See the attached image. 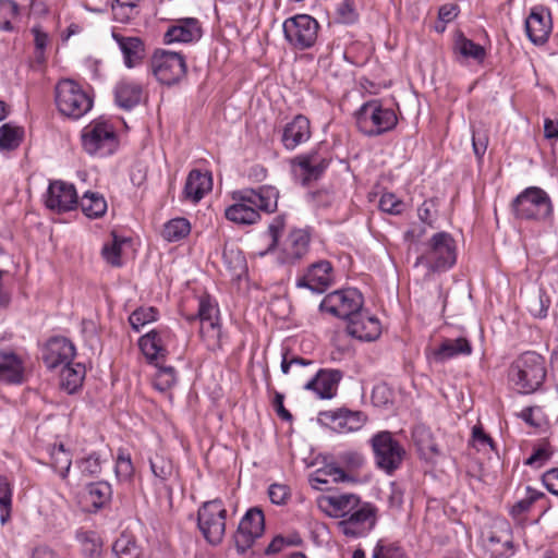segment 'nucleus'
<instances>
[{"label": "nucleus", "mask_w": 558, "mask_h": 558, "mask_svg": "<svg viewBox=\"0 0 558 558\" xmlns=\"http://www.w3.org/2000/svg\"><path fill=\"white\" fill-rule=\"evenodd\" d=\"M47 209H107L108 204L98 192L86 191L78 198L75 186L56 180L50 182L46 199Z\"/></svg>", "instance_id": "nucleus-1"}, {"label": "nucleus", "mask_w": 558, "mask_h": 558, "mask_svg": "<svg viewBox=\"0 0 558 558\" xmlns=\"http://www.w3.org/2000/svg\"><path fill=\"white\" fill-rule=\"evenodd\" d=\"M457 260V246L452 235L440 231L425 244L423 253L416 258L415 266L426 268V274L445 271Z\"/></svg>", "instance_id": "nucleus-2"}, {"label": "nucleus", "mask_w": 558, "mask_h": 558, "mask_svg": "<svg viewBox=\"0 0 558 558\" xmlns=\"http://www.w3.org/2000/svg\"><path fill=\"white\" fill-rule=\"evenodd\" d=\"M509 378L520 392H534L546 378L544 357L535 352H524L512 363Z\"/></svg>", "instance_id": "nucleus-3"}, {"label": "nucleus", "mask_w": 558, "mask_h": 558, "mask_svg": "<svg viewBox=\"0 0 558 558\" xmlns=\"http://www.w3.org/2000/svg\"><path fill=\"white\" fill-rule=\"evenodd\" d=\"M354 117L359 131L367 136L384 134L392 130L398 122L395 111L383 107L378 100L363 104Z\"/></svg>", "instance_id": "nucleus-4"}, {"label": "nucleus", "mask_w": 558, "mask_h": 558, "mask_svg": "<svg viewBox=\"0 0 558 558\" xmlns=\"http://www.w3.org/2000/svg\"><path fill=\"white\" fill-rule=\"evenodd\" d=\"M56 105L61 114L80 119L93 107L90 96L73 80H61L56 86Z\"/></svg>", "instance_id": "nucleus-5"}, {"label": "nucleus", "mask_w": 558, "mask_h": 558, "mask_svg": "<svg viewBox=\"0 0 558 558\" xmlns=\"http://www.w3.org/2000/svg\"><path fill=\"white\" fill-rule=\"evenodd\" d=\"M82 146L89 155H111L119 145L116 130L105 120H94L82 130Z\"/></svg>", "instance_id": "nucleus-6"}, {"label": "nucleus", "mask_w": 558, "mask_h": 558, "mask_svg": "<svg viewBox=\"0 0 558 558\" xmlns=\"http://www.w3.org/2000/svg\"><path fill=\"white\" fill-rule=\"evenodd\" d=\"M226 520L227 509L220 499L206 501L198 509V529L205 539L211 545L221 543L226 532Z\"/></svg>", "instance_id": "nucleus-7"}, {"label": "nucleus", "mask_w": 558, "mask_h": 558, "mask_svg": "<svg viewBox=\"0 0 558 558\" xmlns=\"http://www.w3.org/2000/svg\"><path fill=\"white\" fill-rule=\"evenodd\" d=\"M376 465L386 473L391 474L399 469L405 451L388 430L375 434L371 439Z\"/></svg>", "instance_id": "nucleus-8"}, {"label": "nucleus", "mask_w": 558, "mask_h": 558, "mask_svg": "<svg viewBox=\"0 0 558 558\" xmlns=\"http://www.w3.org/2000/svg\"><path fill=\"white\" fill-rule=\"evenodd\" d=\"M363 303V295L357 290L344 289L326 295L320 310L348 322L362 310Z\"/></svg>", "instance_id": "nucleus-9"}, {"label": "nucleus", "mask_w": 558, "mask_h": 558, "mask_svg": "<svg viewBox=\"0 0 558 558\" xmlns=\"http://www.w3.org/2000/svg\"><path fill=\"white\" fill-rule=\"evenodd\" d=\"M318 22L307 14H299L287 19L283 23V33L286 39L296 49H307L312 47L318 34Z\"/></svg>", "instance_id": "nucleus-10"}, {"label": "nucleus", "mask_w": 558, "mask_h": 558, "mask_svg": "<svg viewBox=\"0 0 558 558\" xmlns=\"http://www.w3.org/2000/svg\"><path fill=\"white\" fill-rule=\"evenodd\" d=\"M279 192L276 187L264 185L256 190L243 189L232 192L234 204L227 209H276Z\"/></svg>", "instance_id": "nucleus-11"}, {"label": "nucleus", "mask_w": 558, "mask_h": 558, "mask_svg": "<svg viewBox=\"0 0 558 558\" xmlns=\"http://www.w3.org/2000/svg\"><path fill=\"white\" fill-rule=\"evenodd\" d=\"M151 69L161 84L172 85L185 75L186 63L179 52L158 50L151 58Z\"/></svg>", "instance_id": "nucleus-12"}, {"label": "nucleus", "mask_w": 558, "mask_h": 558, "mask_svg": "<svg viewBox=\"0 0 558 558\" xmlns=\"http://www.w3.org/2000/svg\"><path fill=\"white\" fill-rule=\"evenodd\" d=\"M376 521V507L361 501L344 520L338 522V527L345 536L359 538L366 536L374 529Z\"/></svg>", "instance_id": "nucleus-13"}, {"label": "nucleus", "mask_w": 558, "mask_h": 558, "mask_svg": "<svg viewBox=\"0 0 558 558\" xmlns=\"http://www.w3.org/2000/svg\"><path fill=\"white\" fill-rule=\"evenodd\" d=\"M265 525L264 513L258 508L250 509L239 523L233 536L239 553H244L254 541L263 534Z\"/></svg>", "instance_id": "nucleus-14"}, {"label": "nucleus", "mask_w": 558, "mask_h": 558, "mask_svg": "<svg viewBox=\"0 0 558 558\" xmlns=\"http://www.w3.org/2000/svg\"><path fill=\"white\" fill-rule=\"evenodd\" d=\"M319 421L333 432L342 434L361 429L366 422V415L361 411L338 409L320 412Z\"/></svg>", "instance_id": "nucleus-15"}, {"label": "nucleus", "mask_w": 558, "mask_h": 558, "mask_svg": "<svg viewBox=\"0 0 558 558\" xmlns=\"http://www.w3.org/2000/svg\"><path fill=\"white\" fill-rule=\"evenodd\" d=\"M311 234L306 229L292 230L280 250L277 260L281 265L299 263L310 250Z\"/></svg>", "instance_id": "nucleus-16"}, {"label": "nucleus", "mask_w": 558, "mask_h": 558, "mask_svg": "<svg viewBox=\"0 0 558 558\" xmlns=\"http://www.w3.org/2000/svg\"><path fill=\"white\" fill-rule=\"evenodd\" d=\"M76 350L74 344L64 337H53L43 348L41 357L50 369L70 364Z\"/></svg>", "instance_id": "nucleus-17"}, {"label": "nucleus", "mask_w": 558, "mask_h": 558, "mask_svg": "<svg viewBox=\"0 0 558 558\" xmlns=\"http://www.w3.org/2000/svg\"><path fill=\"white\" fill-rule=\"evenodd\" d=\"M551 14L543 7H535L525 19V32L534 45H544L551 33Z\"/></svg>", "instance_id": "nucleus-18"}, {"label": "nucleus", "mask_w": 558, "mask_h": 558, "mask_svg": "<svg viewBox=\"0 0 558 558\" xmlns=\"http://www.w3.org/2000/svg\"><path fill=\"white\" fill-rule=\"evenodd\" d=\"M332 282V266L328 260L312 264L306 272L296 280L298 288H306L323 293Z\"/></svg>", "instance_id": "nucleus-19"}, {"label": "nucleus", "mask_w": 558, "mask_h": 558, "mask_svg": "<svg viewBox=\"0 0 558 558\" xmlns=\"http://www.w3.org/2000/svg\"><path fill=\"white\" fill-rule=\"evenodd\" d=\"M348 333L362 341H374L381 332L380 323L375 316L368 315L361 310L356 316L348 320Z\"/></svg>", "instance_id": "nucleus-20"}, {"label": "nucleus", "mask_w": 558, "mask_h": 558, "mask_svg": "<svg viewBox=\"0 0 558 558\" xmlns=\"http://www.w3.org/2000/svg\"><path fill=\"white\" fill-rule=\"evenodd\" d=\"M172 338V332L167 328L154 329L140 338L138 345L143 354L151 362L166 356L167 344Z\"/></svg>", "instance_id": "nucleus-21"}, {"label": "nucleus", "mask_w": 558, "mask_h": 558, "mask_svg": "<svg viewBox=\"0 0 558 558\" xmlns=\"http://www.w3.org/2000/svg\"><path fill=\"white\" fill-rule=\"evenodd\" d=\"M472 350L471 342L464 337L456 339L445 338L437 348L432 349L427 353V357L432 362L442 364L459 355H470Z\"/></svg>", "instance_id": "nucleus-22"}, {"label": "nucleus", "mask_w": 558, "mask_h": 558, "mask_svg": "<svg viewBox=\"0 0 558 558\" xmlns=\"http://www.w3.org/2000/svg\"><path fill=\"white\" fill-rule=\"evenodd\" d=\"M311 135L310 120L303 114H298L284 125L281 142L286 149L293 150L306 143Z\"/></svg>", "instance_id": "nucleus-23"}, {"label": "nucleus", "mask_w": 558, "mask_h": 558, "mask_svg": "<svg viewBox=\"0 0 558 558\" xmlns=\"http://www.w3.org/2000/svg\"><path fill=\"white\" fill-rule=\"evenodd\" d=\"M213 189V175L210 171L193 169L190 171L183 195L193 204L199 202Z\"/></svg>", "instance_id": "nucleus-24"}, {"label": "nucleus", "mask_w": 558, "mask_h": 558, "mask_svg": "<svg viewBox=\"0 0 558 558\" xmlns=\"http://www.w3.org/2000/svg\"><path fill=\"white\" fill-rule=\"evenodd\" d=\"M202 37V28L198 20L186 17L178 20L165 34L166 44L191 43Z\"/></svg>", "instance_id": "nucleus-25"}, {"label": "nucleus", "mask_w": 558, "mask_h": 558, "mask_svg": "<svg viewBox=\"0 0 558 558\" xmlns=\"http://www.w3.org/2000/svg\"><path fill=\"white\" fill-rule=\"evenodd\" d=\"M341 377L340 371L320 369L304 385V389L313 390L322 399H330L335 396Z\"/></svg>", "instance_id": "nucleus-26"}, {"label": "nucleus", "mask_w": 558, "mask_h": 558, "mask_svg": "<svg viewBox=\"0 0 558 558\" xmlns=\"http://www.w3.org/2000/svg\"><path fill=\"white\" fill-rule=\"evenodd\" d=\"M143 99V87L140 83L121 80L114 87V101L123 110H132Z\"/></svg>", "instance_id": "nucleus-27"}, {"label": "nucleus", "mask_w": 558, "mask_h": 558, "mask_svg": "<svg viewBox=\"0 0 558 558\" xmlns=\"http://www.w3.org/2000/svg\"><path fill=\"white\" fill-rule=\"evenodd\" d=\"M24 377L23 361L12 351L0 350V381L21 384Z\"/></svg>", "instance_id": "nucleus-28"}, {"label": "nucleus", "mask_w": 558, "mask_h": 558, "mask_svg": "<svg viewBox=\"0 0 558 558\" xmlns=\"http://www.w3.org/2000/svg\"><path fill=\"white\" fill-rule=\"evenodd\" d=\"M112 38L118 44L128 68H134L144 58V44L138 37H126L113 32Z\"/></svg>", "instance_id": "nucleus-29"}, {"label": "nucleus", "mask_w": 558, "mask_h": 558, "mask_svg": "<svg viewBox=\"0 0 558 558\" xmlns=\"http://www.w3.org/2000/svg\"><path fill=\"white\" fill-rule=\"evenodd\" d=\"M329 162L316 154L300 156L296 159L295 173L302 177V183L307 184L312 180H317L327 169Z\"/></svg>", "instance_id": "nucleus-30"}, {"label": "nucleus", "mask_w": 558, "mask_h": 558, "mask_svg": "<svg viewBox=\"0 0 558 558\" xmlns=\"http://www.w3.org/2000/svg\"><path fill=\"white\" fill-rule=\"evenodd\" d=\"M513 207H545L547 209L551 208V202L548 194L537 186H530L521 192L513 201Z\"/></svg>", "instance_id": "nucleus-31"}, {"label": "nucleus", "mask_w": 558, "mask_h": 558, "mask_svg": "<svg viewBox=\"0 0 558 558\" xmlns=\"http://www.w3.org/2000/svg\"><path fill=\"white\" fill-rule=\"evenodd\" d=\"M85 374V366L81 363L71 362L70 364L62 366L60 375L61 387L68 393L76 392L77 389L82 387Z\"/></svg>", "instance_id": "nucleus-32"}, {"label": "nucleus", "mask_w": 558, "mask_h": 558, "mask_svg": "<svg viewBox=\"0 0 558 558\" xmlns=\"http://www.w3.org/2000/svg\"><path fill=\"white\" fill-rule=\"evenodd\" d=\"M26 0H0V29L12 31L21 17Z\"/></svg>", "instance_id": "nucleus-33"}, {"label": "nucleus", "mask_w": 558, "mask_h": 558, "mask_svg": "<svg viewBox=\"0 0 558 558\" xmlns=\"http://www.w3.org/2000/svg\"><path fill=\"white\" fill-rule=\"evenodd\" d=\"M325 500L332 509L331 515L341 520H344L361 502V499L353 494L329 496Z\"/></svg>", "instance_id": "nucleus-34"}, {"label": "nucleus", "mask_w": 558, "mask_h": 558, "mask_svg": "<svg viewBox=\"0 0 558 558\" xmlns=\"http://www.w3.org/2000/svg\"><path fill=\"white\" fill-rule=\"evenodd\" d=\"M325 476H332L333 482H347L350 476L340 466L327 464L324 470H317L311 477L310 483L314 489L324 490L329 481Z\"/></svg>", "instance_id": "nucleus-35"}, {"label": "nucleus", "mask_w": 558, "mask_h": 558, "mask_svg": "<svg viewBox=\"0 0 558 558\" xmlns=\"http://www.w3.org/2000/svg\"><path fill=\"white\" fill-rule=\"evenodd\" d=\"M49 456L51 468L59 473L62 480H65L72 465V454L70 451L62 444H54L49 449Z\"/></svg>", "instance_id": "nucleus-36"}, {"label": "nucleus", "mask_w": 558, "mask_h": 558, "mask_svg": "<svg viewBox=\"0 0 558 558\" xmlns=\"http://www.w3.org/2000/svg\"><path fill=\"white\" fill-rule=\"evenodd\" d=\"M199 336L209 351L216 352L221 350L225 336L219 320L215 323L205 322V324L201 325Z\"/></svg>", "instance_id": "nucleus-37"}, {"label": "nucleus", "mask_w": 558, "mask_h": 558, "mask_svg": "<svg viewBox=\"0 0 558 558\" xmlns=\"http://www.w3.org/2000/svg\"><path fill=\"white\" fill-rule=\"evenodd\" d=\"M24 138V129L12 123L0 126V151L15 150Z\"/></svg>", "instance_id": "nucleus-38"}, {"label": "nucleus", "mask_w": 558, "mask_h": 558, "mask_svg": "<svg viewBox=\"0 0 558 558\" xmlns=\"http://www.w3.org/2000/svg\"><path fill=\"white\" fill-rule=\"evenodd\" d=\"M81 543L82 553L86 558H98L101 554L102 542L94 531H80L76 534Z\"/></svg>", "instance_id": "nucleus-39"}, {"label": "nucleus", "mask_w": 558, "mask_h": 558, "mask_svg": "<svg viewBox=\"0 0 558 558\" xmlns=\"http://www.w3.org/2000/svg\"><path fill=\"white\" fill-rule=\"evenodd\" d=\"M191 231V223L185 218H174L165 223L162 236L169 242H177L185 238Z\"/></svg>", "instance_id": "nucleus-40"}, {"label": "nucleus", "mask_w": 558, "mask_h": 558, "mask_svg": "<svg viewBox=\"0 0 558 558\" xmlns=\"http://www.w3.org/2000/svg\"><path fill=\"white\" fill-rule=\"evenodd\" d=\"M112 489L107 482H96L87 486V498L95 509L101 508L111 498Z\"/></svg>", "instance_id": "nucleus-41"}, {"label": "nucleus", "mask_w": 558, "mask_h": 558, "mask_svg": "<svg viewBox=\"0 0 558 558\" xmlns=\"http://www.w3.org/2000/svg\"><path fill=\"white\" fill-rule=\"evenodd\" d=\"M112 551L117 558H145L141 556L134 538L126 534H121L116 539L112 545Z\"/></svg>", "instance_id": "nucleus-42"}, {"label": "nucleus", "mask_w": 558, "mask_h": 558, "mask_svg": "<svg viewBox=\"0 0 558 558\" xmlns=\"http://www.w3.org/2000/svg\"><path fill=\"white\" fill-rule=\"evenodd\" d=\"M373 558H409L404 548L397 542L379 539L373 549Z\"/></svg>", "instance_id": "nucleus-43"}, {"label": "nucleus", "mask_w": 558, "mask_h": 558, "mask_svg": "<svg viewBox=\"0 0 558 558\" xmlns=\"http://www.w3.org/2000/svg\"><path fill=\"white\" fill-rule=\"evenodd\" d=\"M111 234L112 241L104 245L101 254L108 264L120 267L122 265L121 247L122 244L126 242V239L118 236L114 231Z\"/></svg>", "instance_id": "nucleus-44"}, {"label": "nucleus", "mask_w": 558, "mask_h": 558, "mask_svg": "<svg viewBox=\"0 0 558 558\" xmlns=\"http://www.w3.org/2000/svg\"><path fill=\"white\" fill-rule=\"evenodd\" d=\"M12 488L7 477L0 475V523L4 525L11 517Z\"/></svg>", "instance_id": "nucleus-45"}, {"label": "nucleus", "mask_w": 558, "mask_h": 558, "mask_svg": "<svg viewBox=\"0 0 558 558\" xmlns=\"http://www.w3.org/2000/svg\"><path fill=\"white\" fill-rule=\"evenodd\" d=\"M194 318H197L201 325L205 324V322H218L219 310L217 304L208 295L199 298L197 314Z\"/></svg>", "instance_id": "nucleus-46"}, {"label": "nucleus", "mask_w": 558, "mask_h": 558, "mask_svg": "<svg viewBox=\"0 0 558 558\" xmlns=\"http://www.w3.org/2000/svg\"><path fill=\"white\" fill-rule=\"evenodd\" d=\"M149 464L154 476L160 483H165L166 481H168L174 473L171 460L162 456L156 454L154 458H150Z\"/></svg>", "instance_id": "nucleus-47"}, {"label": "nucleus", "mask_w": 558, "mask_h": 558, "mask_svg": "<svg viewBox=\"0 0 558 558\" xmlns=\"http://www.w3.org/2000/svg\"><path fill=\"white\" fill-rule=\"evenodd\" d=\"M456 47L458 51L465 58H473L477 61H483L486 52L484 47L478 44H475L471 39H468L464 36H460L456 41Z\"/></svg>", "instance_id": "nucleus-48"}, {"label": "nucleus", "mask_w": 558, "mask_h": 558, "mask_svg": "<svg viewBox=\"0 0 558 558\" xmlns=\"http://www.w3.org/2000/svg\"><path fill=\"white\" fill-rule=\"evenodd\" d=\"M76 465L85 477H97L101 473V460L97 452H92L76 461Z\"/></svg>", "instance_id": "nucleus-49"}, {"label": "nucleus", "mask_w": 558, "mask_h": 558, "mask_svg": "<svg viewBox=\"0 0 558 558\" xmlns=\"http://www.w3.org/2000/svg\"><path fill=\"white\" fill-rule=\"evenodd\" d=\"M157 310L155 307H140L129 317V322L135 331H140L145 325L157 319Z\"/></svg>", "instance_id": "nucleus-50"}, {"label": "nucleus", "mask_w": 558, "mask_h": 558, "mask_svg": "<svg viewBox=\"0 0 558 558\" xmlns=\"http://www.w3.org/2000/svg\"><path fill=\"white\" fill-rule=\"evenodd\" d=\"M158 371L154 378V386L159 391H167L177 381L175 369L172 366H162L156 364Z\"/></svg>", "instance_id": "nucleus-51"}, {"label": "nucleus", "mask_w": 558, "mask_h": 558, "mask_svg": "<svg viewBox=\"0 0 558 558\" xmlns=\"http://www.w3.org/2000/svg\"><path fill=\"white\" fill-rule=\"evenodd\" d=\"M549 306L550 300L542 290L529 299L527 310L536 318H545Z\"/></svg>", "instance_id": "nucleus-52"}, {"label": "nucleus", "mask_w": 558, "mask_h": 558, "mask_svg": "<svg viewBox=\"0 0 558 558\" xmlns=\"http://www.w3.org/2000/svg\"><path fill=\"white\" fill-rule=\"evenodd\" d=\"M134 473L130 453L119 450L116 461V475L120 481H129Z\"/></svg>", "instance_id": "nucleus-53"}, {"label": "nucleus", "mask_w": 558, "mask_h": 558, "mask_svg": "<svg viewBox=\"0 0 558 558\" xmlns=\"http://www.w3.org/2000/svg\"><path fill=\"white\" fill-rule=\"evenodd\" d=\"M554 450L551 446L544 441L536 447L533 453L526 459L525 464L534 468L543 466L553 456Z\"/></svg>", "instance_id": "nucleus-54"}, {"label": "nucleus", "mask_w": 558, "mask_h": 558, "mask_svg": "<svg viewBox=\"0 0 558 558\" xmlns=\"http://www.w3.org/2000/svg\"><path fill=\"white\" fill-rule=\"evenodd\" d=\"M223 259L229 265L233 276L240 278L246 272V260L240 251L225 252Z\"/></svg>", "instance_id": "nucleus-55"}, {"label": "nucleus", "mask_w": 558, "mask_h": 558, "mask_svg": "<svg viewBox=\"0 0 558 558\" xmlns=\"http://www.w3.org/2000/svg\"><path fill=\"white\" fill-rule=\"evenodd\" d=\"M284 216H277L268 227V234L271 238V242L265 251L258 253L259 256H265L271 252L278 244L279 236L284 228Z\"/></svg>", "instance_id": "nucleus-56"}, {"label": "nucleus", "mask_w": 558, "mask_h": 558, "mask_svg": "<svg viewBox=\"0 0 558 558\" xmlns=\"http://www.w3.org/2000/svg\"><path fill=\"white\" fill-rule=\"evenodd\" d=\"M35 44V56L38 62L45 61V50L49 44V36L41 29L39 25H35L32 28Z\"/></svg>", "instance_id": "nucleus-57"}, {"label": "nucleus", "mask_w": 558, "mask_h": 558, "mask_svg": "<svg viewBox=\"0 0 558 558\" xmlns=\"http://www.w3.org/2000/svg\"><path fill=\"white\" fill-rule=\"evenodd\" d=\"M225 216L239 226H251L260 220L259 211H225Z\"/></svg>", "instance_id": "nucleus-58"}, {"label": "nucleus", "mask_w": 558, "mask_h": 558, "mask_svg": "<svg viewBox=\"0 0 558 558\" xmlns=\"http://www.w3.org/2000/svg\"><path fill=\"white\" fill-rule=\"evenodd\" d=\"M338 462L344 465L349 471L359 470L363 463L364 458L356 451H344L338 454Z\"/></svg>", "instance_id": "nucleus-59"}, {"label": "nucleus", "mask_w": 558, "mask_h": 558, "mask_svg": "<svg viewBox=\"0 0 558 558\" xmlns=\"http://www.w3.org/2000/svg\"><path fill=\"white\" fill-rule=\"evenodd\" d=\"M472 145L477 158H482L488 146V135L485 130H473Z\"/></svg>", "instance_id": "nucleus-60"}, {"label": "nucleus", "mask_w": 558, "mask_h": 558, "mask_svg": "<svg viewBox=\"0 0 558 558\" xmlns=\"http://www.w3.org/2000/svg\"><path fill=\"white\" fill-rule=\"evenodd\" d=\"M543 494L541 493H537L536 490H532V489H527V496L524 497L523 499L517 501L513 506H512V509H511V513L513 515H519L523 512H526L531 506L533 505V502L542 497Z\"/></svg>", "instance_id": "nucleus-61"}, {"label": "nucleus", "mask_w": 558, "mask_h": 558, "mask_svg": "<svg viewBox=\"0 0 558 558\" xmlns=\"http://www.w3.org/2000/svg\"><path fill=\"white\" fill-rule=\"evenodd\" d=\"M136 7L133 0H114L112 11L114 17L121 22L129 19L130 12Z\"/></svg>", "instance_id": "nucleus-62"}, {"label": "nucleus", "mask_w": 558, "mask_h": 558, "mask_svg": "<svg viewBox=\"0 0 558 558\" xmlns=\"http://www.w3.org/2000/svg\"><path fill=\"white\" fill-rule=\"evenodd\" d=\"M272 504L282 505L289 497V488L286 485L272 484L268 490Z\"/></svg>", "instance_id": "nucleus-63"}, {"label": "nucleus", "mask_w": 558, "mask_h": 558, "mask_svg": "<svg viewBox=\"0 0 558 558\" xmlns=\"http://www.w3.org/2000/svg\"><path fill=\"white\" fill-rule=\"evenodd\" d=\"M543 482L547 489L558 496V469H551L543 475Z\"/></svg>", "instance_id": "nucleus-64"}]
</instances>
